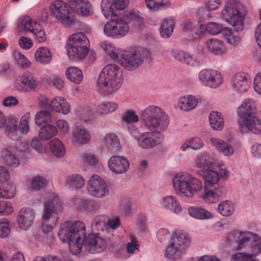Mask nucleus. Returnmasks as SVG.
Here are the masks:
<instances>
[{
  "mask_svg": "<svg viewBox=\"0 0 261 261\" xmlns=\"http://www.w3.org/2000/svg\"><path fill=\"white\" fill-rule=\"evenodd\" d=\"M174 21L170 18H165L163 21L161 29L160 34L162 37L169 38L173 33Z\"/></svg>",
  "mask_w": 261,
  "mask_h": 261,
  "instance_id": "nucleus-44",
  "label": "nucleus"
},
{
  "mask_svg": "<svg viewBox=\"0 0 261 261\" xmlns=\"http://www.w3.org/2000/svg\"><path fill=\"white\" fill-rule=\"evenodd\" d=\"M223 33L229 44L236 46L240 42L241 38L237 33H234L230 30L226 29L224 31Z\"/></svg>",
  "mask_w": 261,
  "mask_h": 261,
  "instance_id": "nucleus-55",
  "label": "nucleus"
},
{
  "mask_svg": "<svg viewBox=\"0 0 261 261\" xmlns=\"http://www.w3.org/2000/svg\"><path fill=\"white\" fill-rule=\"evenodd\" d=\"M35 218V212L31 208L24 207L18 213L17 221L19 227L23 230H27L32 225Z\"/></svg>",
  "mask_w": 261,
  "mask_h": 261,
  "instance_id": "nucleus-19",
  "label": "nucleus"
},
{
  "mask_svg": "<svg viewBox=\"0 0 261 261\" xmlns=\"http://www.w3.org/2000/svg\"><path fill=\"white\" fill-rule=\"evenodd\" d=\"M173 187L177 193L188 198H193L195 193L202 190L203 183L200 179L186 172H179L172 179Z\"/></svg>",
  "mask_w": 261,
  "mask_h": 261,
  "instance_id": "nucleus-3",
  "label": "nucleus"
},
{
  "mask_svg": "<svg viewBox=\"0 0 261 261\" xmlns=\"http://www.w3.org/2000/svg\"><path fill=\"white\" fill-rule=\"evenodd\" d=\"M49 10L62 23L71 25L74 23V15L67 3L62 0L55 1L49 6Z\"/></svg>",
  "mask_w": 261,
  "mask_h": 261,
  "instance_id": "nucleus-10",
  "label": "nucleus"
},
{
  "mask_svg": "<svg viewBox=\"0 0 261 261\" xmlns=\"http://www.w3.org/2000/svg\"><path fill=\"white\" fill-rule=\"evenodd\" d=\"M58 134V130L56 126L47 124L42 127L39 132V137L44 141L50 139L56 136Z\"/></svg>",
  "mask_w": 261,
  "mask_h": 261,
  "instance_id": "nucleus-36",
  "label": "nucleus"
},
{
  "mask_svg": "<svg viewBox=\"0 0 261 261\" xmlns=\"http://www.w3.org/2000/svg\"><path fill=\"white\" fill-rule=\"evenodd\" d=\"M35 121L37 125L40 126L44 123L51 122L52 121V117L48 112L42 111L37 113L35 116Z\"/></svg>",
  "mask_w": 261,
  "mask_h": 261,
  "instance_id": "nucleus-53",
  "label": "nucleus"
},
{
  "mask_svg": "<svg viewBox=\"0 0 261 261\" xmlns=\"http://www.w3.org/2000/svg\"><path fill=\"white\" fill-rule=\"evenodd\" d=\"M31 114L27 113L22 116L19 122L18 126V132L23 135H27L30 132V122L31 121Z\"/></svg>",
  "mask_w": 261,
  "mask_h": 261,
  "instance_id": "nucleus-48",
  "label": "nucleus"
},
{
  "mask_svg": "<svg viewBox=\"0 0 261 261\" xmlns=\"http://www.w3.org/2000/svg\"><path fill=\"white\" fill-rule=\"evenodd\" d=\"M211 145L214 147L221 154L230 156L234 153L232 145L224 140L216 137H212L210 140Z\"/></svg>",
  "mask_w": 261,
  "mask_h": 261,
  "instance_id": "nucleus-23",
  "label": "nucleus"
},
{
  "mask_svg": "<svg viewBox=\"0 0 261 261\" xmlns=\"http://www.w3.org/2000/svg\"><path fill=\"white\" fill-rule=\"evenodd\" d=\"M205 27L207 31L212 35L218 34L222 31V25L216 22H210Z\"/></svg>",
  "mask_w": 261,
  "mask_h": 261,
  "instance_id": "nucleus-64",
  "label": "nucleus"
},
{
  "mask_svg": "<svg viewBox=\"0 0 261 261\" xmlns=\"http://www.w3.org/2000/svg\"><path fill=\"white\" fill-rule=\"evenodd\" d=\"M89 194L96 198H103L109 194L107 184L99 175H93L87 182Z\"/></svg>",
  "mask_w": 261,
  "mask_h": 261,
  "instance_id": "nucleus-14",
  "label": "nucleus"
},
{
  "mask_svg": "<svg viewBox=\"0 0 261 261\" xmlns=\"http://www.w3.org/2000/svg\"><path fill=\"white\" fill-rule=\"evenodd\" d=\"M234 210V205L229 200L221 201L217 207L218 212L224 217H229L232 215Z\"/></svg>",
  "mask_w": 261,
  "mask_h": 261,
  "instance_id": "nucleus-42",
  "label": "nucleus"
},
{
  "mask_svg": "<svg viewBox=\"0 0 261 261\" xmlns=\"http://www.w3.org/2000/svg\"><path fill=\"white\" fill-rule=\"evenodd\" d=\"M48 184V180L43 176L37 175L31 179V188L34 191H39L45 188Z\"/></svg>",
  "mask_w": 261,
  "mask_h": 261,
  "instance_id": "nucleus-49",
  "label": "nucleus"
},
{
  "mask_svg": "<svg viewBox=\"0 0 261 261\" xmlns=\"http://www.w3.org/2000/svg\"><path fill=\"white\" fill-rule=\"evenodd\" d=\"M248 249L250 253L238 252L233 253L230 261H257L254 256L261 253V237L254 233Z\"/></svg>",
  "mask_w": 261,
  "mask_h": 261,
  "instance_id": "nucleus-12",
  "label": "nucleus"
},
{
  "mask_svg": "<svg viewBox=\"0 0 261 261\" xmlns=\"http://www.w3.org/2000/svg\"><path fill=\"white\" fill-rule=\"evenodd\" d=\"M141 114L142 126L149 131L141 133L138 129L132 128L129 132L141 148L149 149L163 141L164 137L161 132L167 128L169 119L159 107L154 106L142 110Z\"/></svg>",
  "mask_w": 261,
  "mask_h": 261,
  "instance_id": "nucleus-1",
  "label": "nucleus"
},
{
  "mask_svg": "<svg viewBox=\"0 0 261 261\" xmlns=\"http://www.w3.org/2000/svg\"><path fill=\"white\" fill-rule=\"evenodd\" d=\"M118 245L117 239L114 236L101 237L95 234H89L85 242V250L92 254L102 252L107 246L116 247Z\"/></svg>",
  "mask_w": 261,
  "mask_h": 261,
  "instance_id": "nucleus-9",
  "label": "nucleus"
},
{
  "mask_svg": "<svg viewBox=\"0 0 261 261\" xmlns=\"http://www.w3.org/2000/svg\"><path fill=\"white\" fill-rule=\"evenodd\" d=\"M220 113L212 112L209 115V121L212 128L216 130H221L224 127V122Z\"/></svg>",
  "mask_w": 261,
  "mask_h": 261,
  "instance_id": "nucleus-43",
  "label": "nucleus"
},
{
  "mask_svg": "<svg viewBox=\"0 0 261 261\" xmlns=\"http://www.w3.org/2000/svg\"><path fill=\"white\" fill-rule=\"evenodd\" d=\"M199 82L205 86L215 88L222 84V76L217 71L210 69L201 70L198 74Z\"/></svg>",
  "mask_w": 261,
  "mask_h": 261,
  "instance_id": "nucleus-17",
  "label": "nucleus"
},
{
  "mask_svg": "<svg viewBox=\"0 0 261 261\" xmlns=\"http://www.w3.org/2000/svg\"><path fill=\"white\" fill-rule=\"evenodd\" d=\"M133 203L128 199H122L118 203L119 210L125 215H128L130 213L132 208Z\"/></svg>",
  "mask_w": 261,
  "mask_h": 261,
  "instance_id": "nucleus-58",
  "label": "nucleus"
},
{
  "mask_svg": "<svg viewBox=\"0 0 261 261\" xmlns=\"http://www.w3.org/2000/svg\"><path fill=\"white\" fill-rule=\"evenodd\" d=\"M242 122L240 125V129L242 132L248 130L254 134H259L261 133V121L258 115L242 120Z\"/></svg>",
  "mask_w": 261,
  "mask_h": 261,
  "instance_id": "nucleus-26",
  "label": "nucleus"
},
{
  "mask_svg": "<svg viewBox=\"0 0 261 261\" xmlns=\"http://www.w3.org/2000/svg\"><path fill=\"white\" fill-rule=\"evenodd\" d=\"M89 40L83 33L80 32L71 35L68 40V44L83 43V45L88 43Z\"/></svg>",
  "mask_w": 261,
  "mask_h": 261,
  "instance_id": "nucleus-54",
  "label": "nucleus"
},
{
  "mask_svg": "<svg viewBox=\"0 0 261 261\" xmlns=\"http://www.w3.org/2000/svg\"><path fill=\"white\" fill-rule=\"evenodd\" d=\"M123 18L127 23L132 22L135 28L141 29L144 25V19L138 11L132 10L124 12Z\"/></svg>",
  "mask_w": 261,
  "mask_h": 261,
  "instance_id": "nucleus-30",
  "label": "nucleus"
},
{
  "mask_svg": "<svg viewBox=\"0 0 261 261\" xmlns=\"http://www.w3.org/2000/svg\"><path fill=\"white\" fill-rule=\"evenodd\" d=\"M91 137L88 132L85 128L76 126L72 130V141L77 145L87 143Z\"/></svg>",
  "mask_w": 261,
  "mask_h": 261,
  "instance_id": "nucleus-29",
  "label": "nucleus"
},
{
  "mask_svg": "<svg viewBox=\"0 0 261 261\" xmlns=\"http://www.w3.org/2000/svg\"><path fill=\"white\" fill-rule=\"evenodd\" d=\"M9 179L8 170L5 167L0 166V198L10 199L15 196V187Z\"/></svg>",
  "mask_w": 261,
  "mask_h": 261,
  "instance_id": "nucleus-15",
  "label": "nucleus"
},
{
  "mask_svg": "<svg viewBox=\"0 0 261 261\" xmlns=\"http://www.w3.org/2000/svg\"><path fill=\"white\" fill-rule=\"evenodd\" d=\"M106 143L111 149H116L119 145L118 137L114 134H108L106 136Z\"/></svg>",
  "mask_w": 261,
  "mask_h": 261,
  "instance_id": "nucleus-59",
  "label": "nucleus"
},
{
  "mask_svg": "<svg viewBox=\"0 0 261 261\" xmlns=\"http://www.w3.org/2000/svg\"><path fill=\"white\" fill-rule=\"evenodd\" d=\"M105 53L116 61L119 60L122 50L115 48L110 44L105 48Z\"/></svg>",
  "mask_w": 261,
  "mask_h": 261,
  "instance_id": "nucleus-62",
  "label": "nucleus"
},
{
  "mask_svg": "<svg viewBox=\"0 0 261 261\" xmlns=\"http://www.w3.org/2000/svg\"><path fill=\"white\" fill-rule=\"evenodd\" d=\"M99 208V204L98 202L93 200H86L83 211H87L89 212L95 213Z\"/></svg>",
  "mask_w": 261,
  "mask_h": 261,
  "instance_id": "nucleus-63",
  "label": "nucleus"
},
{
  "mask_svg": "<svg viewBox=\"0 0 261 261\" xmlns=\"http://www.w3.org/2000/svg\"><path fill=\"white\" fill-rule=\"evenodd\" d=\"M10 222L7 219H0V238H5L11 232Z\"/></svg>",
  "mask_w": 261,
  "mask_h": 261,
  "instance_id": "nucleus-57",
  "label": "nucleus"
},
{
  "mask_svg": "<svg viewBox=\"0 0 261 261\" xmlns=\"http://www.w3.org/2000/svg\"><path fill=\"white\" fill-rule=\"evenodd\" d=\"M180 62L194 67H198L200 65L199 62L195 58L185 51L184 57L182 58Z\"/></svg>",
  "mask_w": 261,
  "mask_h": 261,
  "instance_id": "nucleus-61",
  "label": "nucleus"
},
{
  "mask_svg": "<svg viewBox=\"0 0 261 261\" xmlns=\"http://www.w3.org/2000/svg\"><path fill=\"white\" fill-rule=\"evenodd\" d=\"M190 243V239L186 235L176 233L172 242L166 248V253L173 258L182 255Z\"/></svg>",
  "mask_w": 261,
  "mask_h": 261,
  "instance_id": "nucleus-13",
  "label": "nucleus"
},
{
  "mask_svg": "<svg viewBox=\"0 0 261 261\" xmlns=\"http://www.w3.org/2000/svg\"><path fill=\"white\" fill-rule=\"evenodd\" d=\"M197 103V99L194 96L188 95L180 97L178 105L181 110L189 111L194 109Z\"/></svg>",
  "mask_w": 261,
  "mask_h": 261,
  "instance_id": "nucleus-35",
  "label": "nucleus"
},
{
  "mask_svg": "<svg viewBox=\"0 0 261 261\" xmlns=\"http://www.w3.org/2000/svg\"><path fill=\"white\" fill-rule=\"evenodd\" d=\"M254 233L250 231H234L231 233L237 244V249L241 250L246 247H249Z\"/></svg>",
  "mask_w": 261,
  "mask_h": 261,
  "instance_id": "nucleus-25",
  "label": "nucleus"
},
{
  "mask_svg": "<svg viewBox=\"0 0 261 261\" xmlns=\"http://www.w3.org/2000/svg\"><path fill=\"white\" fill-rule=\"evenodd\" d=\"M19 156L12 147L3 149L1 151V157L8 166L16 167L20 164Z\"/></svg>",
  "mask_w": 261,
  "mask_h": 261,
  "instance_id": "nucleus-28",
  "label": "nucleus"
},
{
  "mask_svg": "<svg viewBox=\"0 0 261 261\" xmlns=\"http://www.w3.org/2000/svg\"><path fill=\"white\" fill-rule=\"evenodd\" d=\"M205 27L199 22H195L189 36L193 39H198L203 34Z\"/></svg>",
  "mask_w": 261,
  "mask_h": 261,
  "instance_id": "nucleus-56",
  "label": "nucleus"
},
{
  "mask_svg": "<svg viewBox=\"0 0 261 261\" xmlns=\"http://www.w3.org/2000/svg\"><path fill=\"white\" fill-rule=\"evenodd\" d=\"M129 0H102L101 11L106 17L117 16L127 6Z\"/></svg>",
  "mask_w": 261,
  "mask_h": 261,
  "instance_id": "nucleus-16",
  "label": "nucleus"
},
{
  "mask_svg": "<svg viewBox=\"0 0 261 261\" xmlns=\"http://www.w3.org/2000/svg\"><path fill=\"white\" fill-rule=\"evenodd\" d=\"M82 158L85 163L87 164L95 170H98L102 168V165L99 159L94 155L85 153L83 154Z\"/></svg>",
  "mask_w": 261,
  "mask_h": 261,
  "instance_id": "nucleus-47",
  "label": "nucleus"
},
{
  "mask_svg": "<svg viewBox=\"0 0 261 261\" xmlns=\"http://www.w3.org/2000/svg\"><path fill=\"white\" fill-rule=\"evenodd\" d=\"M45 101L44 106L49 110H53L64 114H67L70 111V105L62 97L57 96L51 101L47 99H45Z\"/></svg>",
  "mask_w": 261,
  "mask_h": 261,
  "instance_id": "nucleus-21",
  "label": "nucleus"
},
{
  "mask_svg": "<svg viewBox=\"0 0 261 261\" xmlns=\"http://www.w3.org/2000/svg\"><path fill=\"white\" fill-rule=\"evenodd\" d=\"M205 47L208 51L216 55H222L225 50L222 41L215 38L208 40L205 43Z\"/></svg>",
  "mask_w": 261,
  "mask_h": 261,
  "instance_id": "nucleus-32",
  "label": "nucleus"
},
{
  "mask_svg": "<svg viewBox=\"0 0 261 261\" xmlns=\"http://www.w3.org/2000/svg\"><path fill=\"white\" fill-rule=\"evenodd\" d=\"M36 60L42 64L50 62L52 56L49 49L46 47H40L35 53Z\"/></svg>",
  "mask_w": 261,
  "mask_h": 261,
  "instance_id": "nucleus-38",
  "label": "nucleus"
},
{
  "mask_svg": "<svg viewBox=\"0 0 261 261\" xmlns=\"http://www.w3.org/2000/svg\"><path fill=\"white\" fill-rule=\"evenodd\" d=\"M37 83L33 74L30 72H25L22 75L17 78L15 82V88L22 92L34 90Z\"/></svg>",
  "mask_w": 261,
  "mask_h": 261,
  "instance_id": "nucleus-18",
  "label": "nucleus"
},
{
  "mask_svg": "<svg viewBox=\"0 0 261 261\" xmlns=\"http://www.w3.org/2000/svg\"><path fill=\"white\" fill-rule=\"evenodd\" d=\"M13 149L14 151L17 153L18 156H21L23 153L29 152L30 147L28 142L23 141L17 144Z\"/></svg>",
  "mask_w": 261,
  "mask_h": 261,
  "instance_id": "nucleus-60",
  "label": "nucleus"
},
{
  "mask_svg": "<svg viewBox=\"0 0 261 261\" xmlns=\"http://www.w3.org/2000/svg\"><path fill=\"white\" fill-rule=\"evenodd\" d=\"M250 83V81L244 73L236 74L231 81V85L234 90L240 93L247 91Z\"/></svg>",
  "mask_w": 261,
  "mask_h": 261,
  "instance_id": "nucleus-27",
  "label": "nucleus"
},
{
  "mask_svg": "<svg viewBox=\"0 0 261 261\" xmlns=\"http://www.w3.org/2000/svg\"><path fill=\"white\" fill-rule=\"evenodd\" d=\"M74 11L83 16H89L93 13L92 6L87 0L83 1Z\"/></svg>",
  "mask_w": 261,
  "mask_h": 261,
  "instance_id": "nucleus-50",
  "label": "nucleus"
},
{
  "mask_svg": "<svg viewBox=\"0 0 261 261\" xmlns=\"http://www.w3.org/2000/svg\"><path fill=\"white\" fill-rule=\"evenodd\" d=\"M89 48L69 47L68 49V56L71 60H81L84 59L88 55Z\"/></svg>",
  "mask_w": 261,
  "mask_h": 261,
  "instance_id": "nucleus-39",
  "label": "nucleus"
},
{
  "mask_svg": "<svg viewBox=\"0 0 261 261\" xmlns=\"http://www.w3.org/2000/svg\"><path fill=\"white\" fill-rule=\"evenodd\" d=\"M189 214L197 219L205 220L211 219L213 215L207 210L198 207H190L188 209Z\"/></svg>",
  "mask_w": 261,
  "mask_h": 261,
  "instance_id": "nucleus-37",
  "label": "nucleus"
},
{
  "mask_svg": "<svg viewBox=\"0 0 261 261\" xmlns=\"http://www.w3.org/2000/svg\"><path fill=\"white\" fill-rule=\"evenodd\" d=\"M129 30L128 24L123 16L108 21L104 26L103 33L108 37L119 39L126 35Z\"/></svg>",
  "mask_w": 261,
  "mask_h": 261,
  "instance_id": "nucleus-11",
  "label": "nucleus"
},
{
  "mask_svg": "<svg viewBox=\"0 0 261 261\" xmlns=\"http://www.w3.org/2000/svg\"><path fill=\"white\" fill-rule=\"evenodd\" d=\"M40 25V24L36 21H33L30 19H25L19 23L18 27L23 32H29L33 33L34 31L37 30V28Z\"/></svg>",
  "mask_w": 261,
  "mask_h": 261,
  "instance_id": "nucleus-46",
  "label": "nucleus"
},
{
  "mask_svg": "<svg viewBox=\"0 0 261 261\" xmlns=\"http://www.w3.org/2000/svg\"><path fill=\"white\" fill-rule=\"evenodd\" d=\"M118 107V105L115 102L103 103L98 106L97 112L100 114H108L115 111Z\"/></svg>",
  "mask_w": 261,
  "mask_h": 261,
  "instance_id": "nucleus-51",
  "label": "nucleus"
},
{
  "mask_svg": "<svg viewBox=\"0 0 261 261\" xmlns=\"http://www.w3.org/2000/svg\"><path fill=\"white\" fill-rule=\"evenodd\" d=\"M205 180L204 182V193L201 198L207 203L217 202L220 198L226 194V188L218 184L219 174L212 169L204 172Z\"/></svg>",
  "mask_w": 261,
  "mask_h": 261,
  "instance_id": "nucleus-4",
  "label": "nucleus"
},
{
  "mask_svg": "<svg viewBox=\"0 0 261 261\" xmlns=\"http://www.w3.org/2000/svg\"><path fill=\"white\" fill-rule=\"evenodd\" d=\"M91 228L93 231L98 232L100 231L105 233L107 227L106 225V219L104 216L98 215L96 216L91 224Z\"/></svg>",
  "mask_w": 261,
  "mask_h": 261,
  "instance_id": "nucleus-45",
  "label": "nucleus"
},
{
  "mask_svg": "<svg viewBox=\"0 0 261 261\" xmlns=\"http://www.w3.org/2000/svg\"><path fill=\"white\" fill-rule=\"evenodd\" d=\"M160 203L165 208L172 210L176 214L182 211V207L178 201L173 196H168L163 198Z\"/></svg>",
  "mask_w": 261,
  "mask_h": 261,
  "instance_id": "nucleus-33",
  "label": "nucleus"
},
{
  "mask_svg": "<svg viewBox=\"0 0 261 261\" xmlns=\"http://www.w3.org/2000/svg\"><path fill=\"white\" fill-rule=\"evenodd\" d=\"M49 148L52 154L57 158H62L66 153L64 145L58 139H54L50 141Z\"/></svg>",
  "mask_w": 261,
  "mask_h": 261,
  "instance_id": "nucleus-34",
  "label": "nucleus"
},
{
  "mask_svg": "<svg viewBox=\"0 0 261 261\" xmlns=\"http://www.w3.org/2000/svg\"><path fill=\"white\" fill-rule=\"evenodd\" d=\"M149 59L150 53L147 50L129 52L122 51L118 61L126 69L133 70L138 68L144 61H148Z\"/></svg>",
  "mask_w": 261,
  "mask_h": 261,
  "instance_id": "nucleus-8",
  "label": "nucleus"
},
{
  "mask_svg": "<svg viewBox=\"0 0 261 261\" xmlns=\"http://www.w3.org/2000/svg\"><path fill=\"white\" fill-rule=\"evenodd\" d=\"M242 9V6L239 2L227 0L221 12V17L237 32L241 31L244 29L243 17L241 12Z\"/></svg>",
  "mask_w": 261,
  "mask_h": 261,
  "instance_id": "nucleus-6",
  "label": "nucleus"
},
{
  "mask_svg": "<svg viewBox=\"0 0 261 261\" xmlns=\"http://www.w3.org/2000/svg\"><path fill=\"white\" fill-rule=\"evenodd\" d=\"M58 237L64 243L85 239L86 226L85 224L82 221H76L74 223L65 222L60 226Z\"/></svg>",
  "mask_w": 261,
  "mask_h": 261,
  "instance_id": "nucleus-7",
  "label": "nucleus"
},
{
  "mask_svg": "<svg viewBox=\"0 0 261 261\" xmlns=\"http://www.w3.org/2000/svg\"><path fill=\"white\" fill-rule=\"evenodd\" d=\"M66 182L71 188L77 190L84 187L86 182L81 175L74 174L67 177Z\"/></svg>",
  "mask_w": 261,
  "mask_h": 261,
  "instance_id": "nucleus-41",
  "label": "nucleus"
},
{
  "mask_svg": "<svg viewBox=\"0 0 261 261\" xmlns=\"http://www.w3.org/2000/svg\"><path fill=\"white\" fill-rule=\"evenodd\" d=\"M67 77L72 82L78 84L82 81L83 78L82 70L74 66L69 67L66 71Z\"/></svg>",
  "mask_w": 261,
  "mask_h": 261,
  "instance_id": "nucleus-40",
  "label": "nucleus"
},
{
  "mask_svg": "<svg viewBox=\"0 0 261 261\" xmlns=\"http://www.w3.org/2000/svg\"><path fill=\"white\" fill-rule=\"evenodd\" d=\"M238 113L241 120L258 115L255 102L251 99H245L238 107Z\"/></svg>",
  "mask_w": 261,
  "mask_h": 261,
  "instance_id": "nucleus-22",
  "label": "nucleus"
},
{
  "mask_svg": "<svg viewBox=\"0 0 261 261\" xmlns=\"http://www.w3.org/2000/svg\"><path fill=\"white\" fill-rule=\"evenodd\" d=\"M5 125V133L11 139L16 140L19 138L16 118H8Z\"/></svg>",
  "mask_w": 261,
  "mask_h": 261,
  "instance_id": "nucleus-31",
  "label": "nucleus"
},
{
  "mask_svg": "<svg viewBox=\"0 0 261 261\" xmlns=\"http://www.w3.org/2000/svg\"><path fill=\"white\" fill-rule=\"evenodd\" d=\"M123 77L122 70L118 66L107 65L102 69L97 80L99 90L105 95L116 91L120 87Z\"/></svg>",
  "mask_w": 261,
  "mask_h": 261,
  "instance_id": "nucleus-2",
  "label": "nucleus"
},
{
  "mask_svg": "<svg viewBox=\"0 0 261 261\" xmlns=\"http://www.w3.org/2000/svg\"><path fill=\"white\" fill-rule=\"evenodd\" d=\"M87 238L81 239V240H74L71 242H67L69 244V249L71 253L74 255H77L81 252L82 248L84 245L85 247V242Z\"/></svg>",
  "mask_w": 261,
  "mask_h": 261,
  "instance_id": "nucleus-52",
  "label": "nucleus"
},
{
  "mask_svg": "<svg viewBox=\"0 0 261 261\" xmlns=\"http://www.w3.org/2000/svg\"><path fill=\"white\" fill-rule=\"evenodd\" d=\"M108 166L113 172L121 174L127 171L129 163L127 159L123 156L113 155L109 159Z\"/></svg>",
  "mask_w": 261,
  "mask_h": 261,
  "instance_id": "nucleus-20",
  "label": "nucleus"
},
{
  "mask_svg": "<svg viewBox=\"0 0 261 261\" xmlns=\"http://www.w3.org/2000/svg\"><path fill=\"white\" fill-rule=\"evenodd\" d=\"M62 203L57 196H53L44 203L41 226L43 232H49L56 226L59 220V215L62 212Z\"/></svg>",
  "mask_w": 261,
  "mask_h": 261,
  "instance_id": "nucleus-5",
  "label": "nucleus"
},
{
  "mask_svg": "<svg viewBox=\"0 0 261 261\" xmlns=\"http://www.w3.org/2000/svg\"><path fill=\"white\" fill-rule=\"evenodd\" d=\"M217 164V160L213 155L202 153L196 156L195 166L201 169L203 172L209 170L213 168Z\"/></svg>",
  "mask_w": 261,
  "mask_h": 261,
  "instance_id": "nucleus-24",
  "label": "nucleus"
}]
</instances>
